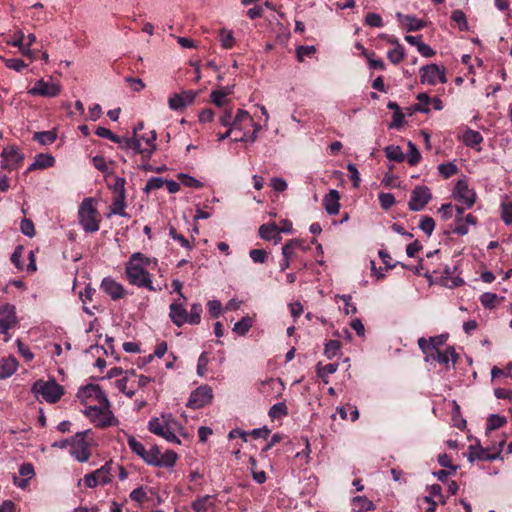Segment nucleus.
<instances>
[{
	"instance_id": "obj_43",
	"label": "nucleus",
	"mask_w": 512,
	"mask_h": 512,
	"mask_svg": "<svg viewBox=\"0 0 512 512\" xmlns=\"http://www.w3.org/2000/svg\"><path fill=\"white\" fill-rule=\"evenodd\" d=\"M278 226L274 223L263 224L259 228V235L264 240H271L275 234H278Z\"/></svg>"
},
{
	"instance_id": "obj_7",
	"label": "nucleus",
	"mask_w": 512,
	"mask_h": 512,
	"mask_svg": "<svg viewBox=\"0 0 512 512\" xmlns=\"http://www.w3.org/2000/svg\"><path fill=\"white\" fill-rule=\"evenodd\" d=\"M89 432L90 430L78 432L71 438L69 453L79 462H86L91 456L90 442L87 440Z\"/></svg>"
},
{
	"instance_id": "obj_28",
	"label": "nucleus",
	"mask_w": 512,
	"mask_h": 512,
	"mask_svg": "<svg viewBox=\"0 0 512 512\" xmlns=\"http://www.w3.org/2000/svg\"><path fill=\"white\" fill-rule=\"evenodd\" d=\"M504 445H505V441L502 440L499 443V447L497 448V450L494 453H489L486 449H480L479 453H476V454L470 453L469 459H470V461H473L475 458L480 459V460H495L499 457L500 452Z\"/></svg>"
},
{
	"instance_id": "obj_10",
	"label": "nucleus",
	"mask_w": 512,
	"mask_h": 512,
	"mask_svg": "<svg viewBox=\"0 0 512 512\" xmlns=\"http://www.w3.org/2000/svg\"><path fill=\"white\" fill-rule=\"evenodd\" d=\"M17 324L16 309L14 305L4 304L0 308V333L6 335L5 341H9L8 331Z\"/></svg>"
},
{
	"instance_id": "obj_49",
	"label": "nucleus",
	"mask_w": 512,
	"mask_h": 512,
	"mask_svg": "<svg viewBox=\"0 0 512 512\" xmlns=\"http://www.w3.org/2000/svg\"><path fill=\"white\" fill-rule=\"evenodd\" d=\"M128 446L133 451V453H135L141 458L144 457L146 449L144 445L141 442H139L135 437H128Z\"/></svg>"
},
{
	"instance_id": "obj_29",
	"label": "nucleus",
	"mask_w": 512,
	"mask_h": 512,
	"mask_svg": "<svg viewBox=\"0 0 512 512\" xmlns=\"http://www.w3.org/2000/svg\"><path fill=\"white\" fill-rule=\"evenodd\" d=\"M483 141L482 135L475 130L467 129L463 134V142L466 146L476 147Z\"/></svg>"
},
{
	"instance_id": "obj_51",
	"label": "nucleus",
	"mask_w": 512,
	"mask_h": 512,
	"mask_svg": "<svg viewBox=\"0 0 512 512\" xmlns=\"http://www.w3.org/2000/svg\"><path fill=\"white\" fill-rule=\"evenodd\" d=\"M498 300V296L494 293L486 292L480 296L481 304L488 309H492L495 307L496 302Z\"/></svg>"
},
{
	"instance_id": "obj_13",
	"label": "nucleus",
	"mask_w": 512,
	"mask_h": 512,
	"mask_svg": "<svg viewBox=\"0 0 512 512\" xmlns=\"http://www.w3.org/2000/svg\"><path fill=\"white\" fill-rule=\"evenodd\" d=\"M198 93L193 90H184L180 93L171 95L168 98V106L173 111H179L193 104Z\"/></svg>"
},
{
	"instance_id": "obj_45",
	"label": "nucleus",
	"mask_w": 512,
	"mask_h": 512,
	"mask_svg": "<svg viewBox=\"0 0 512 512\" xmlns=\"http://www.w3.org/2000/svg\"><path fill=\"white\" fill-rule=\"evenodd\" d=\"M341 349V343L338 340H329L325 344L324 354L328 359L335 357Z\"/></svg>"
},
{
	"instance_id": "obj_41",
	"label": "nucleus",
	"mask_w": 512,
	"mask_h": 512,
	"mask_svg": "<svg viewBox=\"0 0 512 512\" xmlns=\"http://www.w3.org/2000/svg\"><path fill=\"white\" fill-rule=\"evenodd\" d=\"M457 354L453 347H447L445 350L441 352L440 358L438 359V363L442 365H448L450 362L453 364L457 361Z\"/></svg>"
},
{
	"instance_id": "obj_32",
	"label": "nucleus",
	"mask_w": 512,
	"mask_h": 512,
	"mask_svg": "<svg viewBox=\"0 0 512 512\" xmlns=\"http://www.w3.org/2000/svg\"><path fill=\"white\" fill-rule=\"evenodd\" d=\"M213 507L212 496L205 495L193 501L192 508L195 512H207Z\"/></svg>"
},
{
	"instance_id": "obj_4",
	"label": "nucleus",
	"mask_w": 512,
	"mask_h": 512,
	"mask_svg": "<svg viewBox=\"0 0 512 512\" xmlns=\"http://www.w3.org/2000/svg\"><path fill=\"white\" fill-rule=\"evenodd\" d=\"M98 211L92 198H85L78 210L79 224L85 232L94 233L99 230Z\"/></svg>"
},
{
	"instance_id": "obj_64",
	"label": "nucleus",
	"mask_w": 512,
	"mask_h": 512,
	"mask_svg": "<svg viewBox=\"0 0 512 512\" xmlns=\"http://www.w3.org/2000/svg\"><path fill=\"white\" fill-rule=\"evenodd\" d=\"M502 219L507 225L512 224V203H503L502 206Z\"/></svg>"
},
{
	"instance_id": "obj_59",
	"label": "nucleus",
	"mask_w": 512,
	"mask_h": 512,
	"mask_svg": "<svg viewBox=\"0 0 512 512\" xmlns=\"http://www.w3.org/2000/svg\"><path fill=\"white\" fill-rule=\"evenodd\" d=\"M365 23L370 27H382L383 21L379 14L377 13H368L365 17Z\"/></svg>"
},
{
	"instance_id": "obj_18",
	"label": "nucleus",
	"mask_w": 512,
	"mask_h": 512,
	"mask_svg": "<svg viewBox=\"0 0 512 512\" xmlns=\"http://www.w3.org/2000/svg\"><path fill=\"white\" fill-rule=\"evenodd\" d=\"M101 289L113 300L123 298L126 292L124 286L112 278H104L101 283Z\"/></svg>"
},
{
	"instance_id": "obj_60",
	"label": "nucleus",
	"mask_w": 512,
	"mask_h": 512,
	"mask_svg": "<svg viewBox=\"0 0 512 512\" xmlns=\"http://www.w3.org/2000/svg\"><path fill=\"white\" fill-rule=\"evenodd\" d=\"M452 19L458 24L460 30H467L468 26L466 16L461 10L453 11Z\"/></svg>"
},
{
	"instance_id": "obj_26",
	"label": "nucleus",
	"mask_w": 512,
	"mask_h": 512,
	"mask_svg": "<svg viewBox=\"0 0 512 512\" xmlns=\"http://www.w3.org/2000/svg\"><path fill=\"white\" fill-rule=\"evenodd\" d=\"M13 47H17L22 55H30V48L25 46V34L23 31L18 30L14 33L11 40L7 42Z\"/></svg>"
},
{
	"instance_id": "obj_44",
	"label": "nucleus",
	"mask_w": 512,
	"mask_h": 512,
	"mask_svg": "<svg viewBox=\"0 0 512 512\" xmlns=\"http://www.w3.org/2000/svg\"><path fill=\"white\" fill-rule=\"evenodd\" d=\"M123 144H122V148L124 149H132L134 150L135 152L139 153L142 155V147H141V142L140 140L137 138V136H132V137H123Z\"/></svg>"
},
{
	"instance_id": "obj_6",
	"label": "nucleus",
	"mask_w": 512,
	"mask_h": 512,
	"mask_svg": "<svg viewBox=\"0 0 512 512\" xmlns=\"http://www.w3.org/2000/svg\"><path fill=\"white\" fill-rule=\"evenodd\" d=\"M32 390L48 403H56L64 393L63 387L55 380H38L34 383Z\"/></svg>"
},
{
	"instance_id": "obj_33",
	"label": "nucleus",
	"mask_w": 512,
	"mask_h": 512,
	"mask_svg": "<svg viewBox=\"0 0 512 512\" xmlns=\"http://www.w3.org/2000/svg\"><path fill=\"white\" fill-rule=\"evenodd\" d=\"M142 459L149 465L161 466V454L156 446L146 450Z\"/></svg>"
},
{
	"instance_id": "obj_37",
	"label": "nucleus",
	"mask_w": 512,
	"mask_h": 512,
	"mask_svg": "<svg viewBox=\"0 0 512 512\" xmlns=\"http://www.w3.org/2000/svg\"><path fill=\"white\" fill-rule=\"evenodd\" d=\"M386 157L389 160L402 162L405 159V155L402 152L400 146L397 145H389L385 148Z\"/></svg>"
},
{
	"instance_id": "obj_40",
	"label": "nucleus",
	"mask_w": 512,
	"mask_h": 512,
	"mask_svg": "<svg viewBox=\"0 0 512 512\" xmlns=\"http://www.w3.org/2000/svg\"><path fill=\"white\" fill-rule=\"evenodd\" d=\"M251 327L252 319L249 316H246L234 324L233 331L240 336H244Z\"/></svg>"
},
{
	"instance_id": "obj_8",
	"label": "nucleus",
	"mask_w": 512,
	"mask_h": 512,
	"mask_svg": "<svg viewBox=\"0 0 512 512\" xmlns=\"http://www.w3.org/2000/svg\"><path fill=\"white\" fill-rule=\"evenodd\" d=\"M213 390L209 385H201L191 392L187 407L199 409L211 403Z\"/></svg>"
},
{
	"instance_id": "obj_63",
	"label": "nucleus",
	"mask_w": 512,
	"mask_h": 512,
	"mask_svg": "<svg viewBox=\"0 0 512 512\" xmlns=\"http://www.w3.org/2000/svg\"><path fill=\"white\" fill-rule=\"evenodd\" d=\"M250 258L255 263H264L267 260V253L263 249H253L249 252Z\"/></svg>"
},
{
	"instance_id": "obj_61",
	"label": "nucleus",
	"mask_w": 512,
	"mask_h": 512,
	"mask_svg": "<svg viewBox=\"0 0 512 512\" xmlns=\"http://www.w3.org/2000/svg\"><path fill=\"white\" fill-rule=\"evenodd\" d=\"M164 183H165L164 179H162L160 177H152L147 181L144 190L146 192H148L151 190L160 189L161 187L164 186Z\"/></svg>"
},
{
	"instance_id": "obj_50",
	"label": "nucleus",
	"mask_w": 512,
	"mask_h": 512,
	"mask_svg": "<svg viewBox=\"0 0 512 512\" xmlns=\"http://www.w3.org/2000/svg\"><path fill=\"white\" fill-rule=\"evenodd\" d=\"M178 179L180 180V182L183 185H185L187 187H192V188H202L203 187L202 182H200L199 180H197L194 177L187 175V174L180 173L178 175Z\"/></svg>"
},
{
	"instance_id": "obj_3",
	"label": "nucleus",
	"mask_w": 512,
	"mask_h": 512,
	"mask_svg": "<svg viewBox=\"0 0 512 512\" xmlns=\"http://www.w3.org/2000/svg\"><path fill=\"white\" fill-rule=\"evenodd\" d=\"M148 428L153 434L160 436L171 443L180 444L177 437L181 433L182 425L173 417L172 414H162L160 417L152 418L148 423Z\"/></svg>"
},
{
	"instance_id": "obj_11",
	"label": "nucleus",
	"mask_w": 512,
	"mask_h": 512,
	"mask_svg": "<svg viewBox=\"0 0 512 512\" xmlns=\"http://www.w3.org/2000/svg\"><path fill=\"white\" fill-rule=\"evenodd\" d=\"M61 85L53 81H45L43 79L37 80L28 93L33 96H42L53 98L60 94Z\"/></svg>"
},
{
	"instance_id": "obj_34",
	"label": "nucleus",
	"mask_w": 512,
	"mask_h": 512,
	"mask_svg": "<svg viewBox=\"0 0 512 512\" xmlns=\"http://www.w3.org/2000/svg\"><path fill=\"white\" fill-rule=\"evenodd\" d=\"M94 293H95V289L89 285L84 288V291L80 292V299L83 303V310L88 315L94 314L93 309H95V306H93L92 309L87 306V302L92 300V296L94 295Z\"/></svg>"
},
{
	"instance_id": "obj_31",
	"label": "nucleus",
	"mask_w": 512,
	"mask_h": 512,
	"mask_svg": "<svg viewBox=\"0 0 512 512\" xmlns=\"http://www.w3.org/2000/svg\"><path fill=\"white\" fill-rule=\"evenodd\" d=\"M373 509L374 504L365 496H357L353 498V512H365Z\"/></svg>"
},
{
	"instance_id": "obj_9",
	"label": "nucleus",
	"mask_w": 512,
	"mask_h": 512,
	"mask_svg": "<svg viewBox=\"0 0 512 512\" xmlns=\"http://www.w3.org/2000/svg\"><path fill=\"white\" fill-rule=\"evenodd\" d=\"M420 80L422 84L436 85L446 83L447 78L444 68L436 64H429L420 68Z\"/></svg>"
},
{
	"instance_id": "obj_25",
	"label": "nucleus",
	"mask_w": 512,
	"mask_h": 512,
	"mask_svg": "<svg viewBox=\"0 0 512 512\" xmlns=\"http://www.w3.org/2000/svg\"><path fill=\"white\" fill-rule=\"evenodd\" d=\"M126 207V194H118L114 195L113 202L110 207V215H119L123 217H127V213L125 212Z\"/></svg>"
},
{
	"instance_id": "obj_12",
	"label": "nucleus",
	"mask_w": 512,
	"mask_h": 512,
	"mask_svg": "<svg viewBox=\"0 0 512 512\" xmlns=\"http://www.w3.org/2000/svg\"><path fill=\"white\" fill-rule=\"evenodd\" d=\"M77 398L85 405H91L90 402L100 403L108 399L99 385L89 384L81 387L77 392Z\"/></svg>"
},
{
	"instance_id": "obj_55",
	"label": "nucleus",
	"mask_w": 512,
	"mask_h": 512,
	"mask_svg": "<svg viewBox=\"0 0 512 512\" xmlns=\"http://www.w3.org/2000/svg\"><path fill=\"white\" fill-rule=\"evenodd\" d=\"M438 170L444 178H449L457 172V167L453 163H446L440 164Z\"/></svg>"
},
{
	"instance_id": "obj_15",
	"label": "nucleus",
	"mask_w": 512,
	"mask_h": 512,
	"mask_svg": "<svg viewBox=\"0 0 512 512\" xmlns=\"http://www.w3.org/2000/svg\"><path fill=\"white\" fill-rule=\"evenodd\" d=\"M110 472L111 465L106 463L101 468L84 476L85 485L89 488H94L98 484H108L111 481Z\"/></svg>"
},
{
	"instance_id": "obj_47",
	"label": "nucleus",
	"mask_w": 512,
	"mask_h": 512,
	"mask_svg": "<svg viewBox=\"0 0 512 512\" xmlns=\"http://www.w3.org/2000/svg\"><path fill=\"white\" fill-rule=\"evenodd\" d=\"M338 369V364L330 363L326 365H317V374L322 379H325L327 376L334 374Z\"/></svg>"
},
{
	"instance_id": "obj_62",
	"label": "nucleus",
	"mask_w": 512,
	"mask_h": 512,
	"mask_svg": "<svg viewBox=\"0 0 512 512\" xmlns=\"http://www.w3.org/2000/svg\"><path fill=\"white\" fill-rule=\"evenodd\" d=\"M5 65L10 68V69H13L17 72H20L22 71L24 68L27 67V64L21 60V59H16V58H12V59H7L5 60Z\"/></svg>"
},
{
	"instance_id": "obj_19",
	"label": "nucleus",
	"mask_w": 512,
	"mask_h": 512,
	"mask_svg": "<svg viewBox=\"0 0 512 512\" xmlns=\"http://www.w3.org/2000/svg\"><path fill=\"white\" fill-rule=\"evenodd\" d=\"M455 192L458 198L468 207H472L476 200L473 190L469 189L465 181L459 180L455 186Z\"/></svg>"
},
{
	"instance_id": "obj_24",
	"label": "nucleus",
	"mask_w": 512,
	"mask_h": 512,
	"mask_svg": "<svg viewBox=\"0 0 512 512\" xmlns=\"http://www.w3.org/2000/svg\"><path fill=\"white\" fill-rule=\"evenodd\" d=\"M54 163L55 159L52 155L40 153L35 156L33 163L28 167V171L46 169L52 167Z\"/></svg>"
},
{
	"instance_id": "obj_16",
	"label": "nucleus",
	"mask_w": 512,
	"mask_h": 512,
	"mask_svg": "<svg viewBox=\"0 0 512 512\" xmlns=\"http://www.w3.org/2000/svg\"><path fill=\"white\" fill-rule=\"evenodd\" d=\"M185 301L177 300L169 306V317L171 321L178 327H181L187 321V310L184 307Z\"/></svg>"
},
{
	"instance_id": "obj_1",
	"label": "nucleus",
	"mask_w": 512,
	"mask_h": 512,
	"mask_svg": "<svg viewBox=\"0 0 512 512\" xmlns=\"http://www.w3.org/2000/svg\"><path fill=\"white\" fill-rule=\"evenodd\" d=\"M157 265L158 261L156 258L148 257L141 252H135L131 254L125 263L126 279L133 286L157 292L161 288L153 285L152 275L148 271V268H155Z\"/></svg>"
},
{
	"instance_id": "obj_17",
	"label": "nucleus",
	"mask_w": 512,
	"mask_h": 512,
	"mask_svg": "<svg viewBox=\"0 0 512 512\" xmlns=\"http://www.w3.org/2000/svg\"><path fill=\"white\" fill-rule=\"evenodd\" d=\"M2 166L7 169H12L14 166L19 164L24 156L19 152L15 146H7L1 153Z\"/></svg>"
},
{
	"instance_id": "obj_35",
	"label": "nucleus",
	"mask_w": 512,
	"mask_h": 512,
	"mask_svg": "<svg viewBox=\"0 0 512 512\" xmlns=\"http://www.w3.org/2000/svg\"><path fill=\"white\" fill-rule=\"evenodd\" d=\"M57 135L54 131H41L36 132L33 139L41 145H50L55 142Z\"/></svg>"
},
{
	"instance_id": "obj_48",
	"label": "nucleus",
	"mask_w": 512,
	"mask_h": 512,
	"mask_svg": "<svg viewBox=\"0 0 512 512\" xmlns=\"http://www.w3.org/2000/svg\"><path fill=\"white\" fill-rule=\"evenodd\" d=\"M287 414V406L283 402L274 404L269 410V416L273 419L286 416Z\"/></svg>"
},
{
	"instance_id": "obj_54",
	"label": "nucleus",
	"mask_w": 512,
	"mask_h": 512,
	"mask_svg": "<svg viewBox=\"0 0 512 512\" xmlns=\"http://www.w3.org/2000/svg\"><path fill=\"white\" fill-rule=\"evenodd\" d=\"M417 100L420 102V104L416 107V110L423 113H428L430 110L428 107V105L430 104V97L428 96V94L419 93L417 95Z\"/></svg>"
},
{
	"instance_id": "obj_38",
	"label": "nucleus",
	"mask_w": 512,
	"mask_h": 512,
	"mask_svg": "<svg viewBox=\"0 0 512 512\" xmlns=\"http://www.w3.org/2000/svg\"><path fill=\"white\" fill-rule=\"evenodd\" d=\"M407 146V162L410 166H415L421 160V153L413 142L409 141Z\"/></svg>"
},
{
	"instance_id": "obj_42",
	"label": "nucleus",
	"mask_w": 512,
	"mask_h": 512,
	"mask_svg": "<svg viewBox=\"0 0 512 512\" xmlns=\"http://www.w3.org/2000/svg\"><path fill=\"white\" fill-rule=\"evenodd\" d=\"M387 57L393 64L400 63L405 57L403 47L399 43H397L394 48L388 51Z\"/></svg>"
},
{
	"instance_id": "obj_52",
	"label": "nucleus",
	"mask_w": 512,
	"mask_h": 512,
	"mask_svg": "<svg viewBox=\"0 0 512 512\" xmlns=\"http://www.w3.org/2000/svg\"><path fill=\"white\" fill-rule=\"evenodd\" d=\"M419 228L428 236H430L435 228V221L433 218L425 216L419 223Z\"/></svg>"
},
{
	"instance_id": "obj_23",
	"label": "nucleus",
	"mask_w": 512,
	"mask_h": 512,
	"mask_svg": "<svg viewBox=\"0 0 512 512\" xmlns=\"http://www.w3.org/2000/svg\"><path fill=\"white\" fill-rule=\"evenodd\" d=\"M18 369V361L15 357L9 356L0 360V379L11 377Z\"/></svg>"
},
{
	"instance_id": "obj_36",
	"label": "nucleus",
	"mask_w": 512,
	"mask_h": 512,
	"mask_svg": "<svg viewBox=\"0 0 512 512\" xmlns=\"http://www.w3.org/2000/svg\"><path fill=\"white\" fill-rule=\"evenodd\" d=\"M219 40L224 49H231L235 44L233 32L225 28L219 31Z\"/></svg>"
},
{
	"instance_id": "obj_2",
	"label": "nucleus",
	"mask_w": 512,
	"mask_h": 512,
	"mask_svg": "<svg viewBox=\"0 0 512 512\" xmlns=\"http://www.w3.org/2000/svg\"><path fill=\"white\" fill-rule=\"evenodd\" d=\"M218 120L223 127H230L234 142H248L249 129L253 125V118L248 111L237 109L234 114L230 108H224Z\"/></svg>"
},
{
	"instance_id": "obj_27",
	"label": "nucleus",
	"mask_w": 512,
	"mask_h": 512,
	"mask_svg": "<svg viewBox=\"0 0 512 512\" xmlns=\"http://www.w3.org/2000/svg\"><path fill=\"white\" fill-rule=\"evenodd\" d=\"M157 134L154 130L150 131L147 135L142 137V140L147 144L146 148H142V156L144 158H150L151 155L156 151Z\"/></svg>"
},
{
	"instance_id": "obj_46",
	"label": "nucleus",
	"mask_w": 512,
	"mask_h": 512,
	"mask_svg": "<svg viewBox=\"0 0 512 512\" xmlns=\"http://www.w3.org/2000/svg\"><path fill=\"white\" fill-rule=\"evenodd\" d=\"M506 423V418L497 414H491L487 422V432L498 429Z\"/></svg>"
},
{
	"instance_id": "obj_57",
	"label": "nucleus",
	"mask_w": 512,
	"mask_h": 512,
	"mask_svg": "<svg viewBox=\"0 0 512 512\" xmlns=\"http://www.w3.org/2000/svg\"><path fill=\"white\" fill-rule=\"evenodd\" d=\"M378 199L381 207L385 210H388L395 203V198L391 193H380Z\"/></svg>"
},
{
	"instance_id": "obj_56",
	"label": "nucleus",
	"mask_w": 512,
	"mask_h": 512,
	"mask_svg": "<svg viewBox=\"0 0 512 512\" xmlns=\"http://www.w3.org/2000/svg\"><path fill=\"white\" fill-rule=\"evenodd\" d=\"M208 356L206 352L201 353V355L198 358L197 362V374L200 377H203L207 371V365H208Z\"/></svg>"
},
{
	"instance_id": "obj_14",
	"label": "nucleus",
	"mask_w": 512,
	"mask_h": 512,
	"mask_svg": "<svg viewBox=\"0 0 512 512\" xmlns=\"http://www.w3.org/2000/svg\"><path fill=\"white\" fill-rule=\"evenodd\" d=\"M430 189L426 186H417L411 193L408 206L411 211H421L431 200Z\"/></svg>"
},
{
	"instance_id": "obj_39",
	"label": "nucleus",
	"mask_w": 512,
	"mask_h": 512,
	"mask_svg": "<svg viewBox=\"0 0 512 512\" xmlns=\"http://www.w3.org/2000/svg\"><path fill=\"white\" fill-rule=\"evenodd\" d=\"M202 306L199 303H194L191 306L190 313H187L186 323L196 325L201 321Z\"/></svg>"
},
{
	"instance_id": "obj_30",
	"label": "nucleus",
	"mask_w": 512,
	"mask_h": 512,
	"mask_svg": "<svg viewBox=\"0 0 512 512\" xmlns=\"http://www.w3.org/2000/svg\"><path fill=\"white\" fill-rule=\"evenodd\" d=\"M302 245V241L298 239H292L288 241L282 248V255L284 258L290 260L297 258L298 246Z\"/></svg>"
},
{
	"instance_id": "obj_53",
	"label": "nucleus",
	"mask_w": 512,
	"mask_h": 512,
	"mask_svg": "<svg viewBox=\"0 0 512 512\" xmlns=\"http://www.w3.org/2000/svg\"><path fill=\"white\" fill-rule=\"evenodd\" d=\"M169 235L171 238L178 241L182 247L188 250L192 249V245L190 244V242L184 236L178 234L174 227L169 228Z\"/></svg>"
},
{
	"instance_id": "obj_5",
	"label": "nucleus",
	"mask_w": 512,
	"mask_h": 512,
	"mask_svg": "<svg viewBox=\"0 0 512 512\" xmlns=\"http://www.w3.org/2000/svg\"><path fill=\"white\" fill-rule=\"evenodd\" d=\"M84 414L99 427L110 426L114 422V416L108 399L94 405H88L84 410Z\"/></svg>"
},
{
	"instance_id": "obj_21",
	"label": "nucleus",
	"mask_w": 512,
	"mask_h": 512,
	"mask_svg": "<svg viewBox=\"0 0 512 512\" xmlns=\"http://www.w3.org/2000/svg\"><path fill=\"white\" fill-rule=\"evenodd\" d=\"M399 23L404 26L408 31H418L425 26L423 20L416 18L412 15H404L400 12L396 14Z\"/></svg>"
},
{
	"instance_id": "obj_20",
	"label": "nucleus",
	"mask_w": 512,
	"mask_h": 512,
	"mask_svg": "<svg viewBox=\"0 0 512 512\" xmlns=\"http://www.w3.org/2000/svg\"><path fill=\"white\" fill-rule=\"evenodd\" d=\"M340 195L339 192L335 189L329 191L327 195H325L323 199V205L326 212L329 215H336L339 213L340 209Z\"/></svg>"
},
{
	"instance_id": "obj_22",
	"label": "nucleus",
	"mask_w": 512,
	"mask_h": 512,
	"mask_svg": "<svg viewBox=\"0 0 512 512\" xmlns=\"http://www.w3.org/2000/svg\"><path fill=\"white\" fill-rule=\"evenodd\" d=\"M234 85H227L220 87L219 89L213 90L210 94L212 103L218 107H224L228 102L227 96L233 93Z\"/></svg>"
},
{
	"instance_id": "obj_58",
	"label": "nucleus",
	"mask_w": 512,
	"mask_h": 512,
	"mask_svg": "<svg viewBox=\"0 0 512 512\" xmlns=\"http://www.w3.org/2000/svg\"><path fill=\"white\" fill-rule=\"evenodd\" d=\"M20 229L21 232L28 237H33L35 235L34 224L30 219L24 218L21 221Z\"/></svg>"
}]
</instances>
